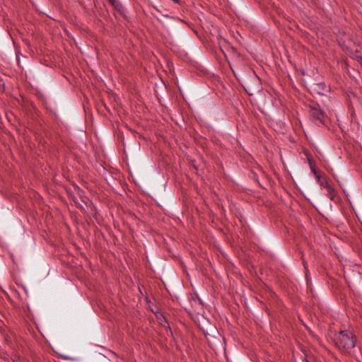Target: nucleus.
<instances>
[{"mask_svg":"<svg viewBox=\"0 0 362 362\" xmlns=\"http://www.w3.org/2000/svg\"><path fill=\"white\" fill-rule=\"evenodd\" d=\"M3 85V83L1 81H0V86Z\"/></svg>","mask_w":362,"mask_h":362,"instance_id":"nucleus-5","label":"nucleus"},{"mask_svg":"<svg viewBox=\"0 0 362 362\" xmlns=\"http://www.w3.org/2000/svg\"><path fill=\"white\" fill-rule=\"evenodd\" d=\"M336 344L340 350L349 352L355 346V340L351 331H341L337 337Z\"/></svg>","mask_w":362,"mask_h":362,"instance_id":"nucleus-1","label":"nucleus"},{"mask_svg":"<svg viewBox=\"0 0 362 362\" xmlns=\"http://www.w3.org/2000/svg\"><path fill=\"white\" fill-rule=\"evenodd\" d=\"M317 180L320 186L325 187L327 189L328 195L330 197V199H334V197L336 194L335 190L332 187V186L329 183L327 179L325 177L317 175Z\"/></svg>","mask_w":362,"mask_h":362,"instance_id":"nucleus-2","label":"nucleus"},{"mask_svg":"<svg viewBox=\"0 0 362 362\" xmlns=\"http://www.w3.org/2000/svg\"><path fill=\"white\" fill-rule=\"evenodd\" d=\"M310 168H311V171L315 175L316 179H317V175H320L317 172V170H315V168L313 166L311 165Z\"/></svg>","mask_w":362,"mask_h":362,"instance_id":"nucleus-4","label":"nucleus"},{"mask_svg":"<svg viewBox=\"0 0 362 362\" xmlns=\"http://www.w3.org/2000/svg\"><path fill=\"white\" fill-rule=\"evenodd\" d=\"M310 115L320 122H323L324 113L317 107H311L310 110Z\"/></svg>","mask_w":362,"mask_h":362,"instance_id":"nucleus-3","label":"nucleus"}]
</instances>
